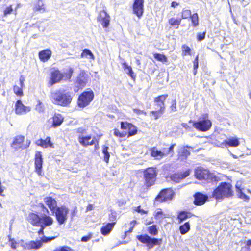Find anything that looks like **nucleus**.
<instances>
[{"instance_id":"59","label":"nucleus","mask_w":251,"mask_h":251,"mask_svg":"<svg viewBox=\"0 0 251 251\" xmlns=\"http://www.w3.org/2000/svg\"><path fill=\"white\" fill-rule=\"evenodd\" d=\"M133 112L138 115H141V114H146V112H145L143 110L138 109H133Z\"/></svg>"},{"instance_id":"4","label":"nucleus","mask_w":251,"mask_h":251,"mask_svg":"<svg viewBox=\"0 0 251 251\" xmlns=\"http://www.w3.org/2000/svg\"><path fill=\"white\" fill-rule=\"evenodd\" d=\"M233 195L234 191L232 185L226 182H221L212 193V197L216 200L232 197Z\"/></svg>"},{"instance_id":"44","label":"nucleus","mask_w":251,"mask_h":251,"mask_svg":"<svg viewBox=\"0 0 251 251\" xmlns=\"http://www.w3.org/2000/svg\"><path fill=\"white\" fill-rule=\"evenodd\" d=\"M165 111L161 109L158 110H153L150 112V114L154 120L158 119L164 113Z\"/></svg>"},{"instance_id":"5","label":"nucleus","mask_w":251,"mask_h":251,"mask_svg":"<svg viewBox=\"0 0 251 251\" xmlns=\"http://www.w3.org/2000/svg\"><path fill=\"white\" fill-rule=\"evenodd\" d=\"M143 178L144 179V184L142 186L144 190L148 191L151 187L155 185L157 171L156 168L154 167H149L142 171Z\"/></svg>"},{"instance_id":"35","label":"nucleus","mask_w":251,"mask_h":251,"mask_svg":"<svg viewBox=\"0 0 251 251\" xmlns=\"http://www.w3.org/2000/svg\"><path fill=\"white\" fill-rule=\"evenodd\" d=\"M223 144L226 147L228 146L236 147L239 145L240 142L237 138L233 137L225 140Z\"/></svg>"},{"instance_id":"60","label":"nucleus","mask_w":251,"mask_h":251,"mask_svg":"<svg viewBox=\"0 0 251 251\" xmlns=\"http://www.w3.org/2000/svg\"><path fill=\"white\" fill-rule=\"evenodd\" d=\"M163 215V212L162 211V210L161 209H160L158 211H157L155 213V214L154 215V216L156 218V217H162Z\"/></svg>"},{"instance_id":"53","label":"nucleus","mask_w":251,"mask_h":251,"mask_svg":"<svg viewBox=\"0 0 251 251\" xmlns=\"http://www.w3.org/2000/svg\"><path fill=\"white\" fill-rule=\"evenodd\" d=\"M206 32L204 31L202 33H198L197 35V39L198 41H201L204 39L205 37Z\"/></svg>"},{"instance_id":"21","label":"nucleus","mask_w":251,"mask_h":251,"mask_svg":"<svg viewBox=\"0 0 251 251\" xmlns=\"http://www.w3.org/2000/svg\"><path fill=\"white\" fill-rule=\"evenodd\" d=\"M209 171L201 167H198L195 170V177L200 180L207 179L208 178Z\"/></svg>"},{"instance_id":"61","label":"nucleus","mask_w":251,"mask_h":251,"mask_svg":"<svg viewBox=\"0 0 251 251\" xmlns=\"http://www.w3.org/2000/svg\"><path fill=\"white\" fill-rule=\"evenodd\" d=\"M136 211L138 212V213H140L141 214H146L147 212L145 211L144 210L141 209V206H138L137 207Z\"/></svg>"},{"instance_id":"17","label":"nucleus","mask_w":251,"mask_h":251,"mask_svg":"<svg viewBox=\"0 0 251 251\" xmlns=\"http://www.w3.org/2000/svg\"><path fill=\"white\" fill-rule=\"evenodd\" d=\"M193 197V204L196 206H202L208 201V196L200 192L195 193Z\"/></svg>"},{"instance_id":"25","label":"nucleus","mask_w":251,"mask_h":251,"mask_svg":"<svg viewBox=\"0 0 251 251\" xmlns=\"http://www.w3.org/2000/svg\"><path fill=\"white\" fill-rule=\"evenodd\" d=\"M150 155L151 157H154L156 159H161L166 156L165 153V148L162 151L158 150L156 147H152L150 148Z\"/></svg>"},{"instance_id":"51","label":"nucleus","mask_w":251,"mask_h":251,"mask_svg":"<svg viewBox=\"0 0 251 251\" xmlns=\"http://www.w3.org/2000/svg\"><path fill=\"white\" fill-rule=\"evenodd\" d=\"M176 146V144L174 143L172 144L169 147V148L166 150L165 148V153L166 155H167L170 153H174V148Z\"/></svg>"},{"instance_id":"11","label":"nucleus","mask_w":251,"mask_h":251,"mask_svg":"<svg viewBox=\"0 0 251 251\" xmlns=\"http://www.w3.org/2000/svg\"><path fill=\"white\" fill-rule=\"evenodd\" d=\"M54 213L56 220L59 225L64 224L68 219L69 209L64 205L57 207L55 210Z\"/></svg>"},{"instance_id":"19","label":"nucleus","mask_w":251,"mask_h":251,"mask_svg":"<svg viewBox=\"0 0 251 251\" xmlns=\"http://www.w3.org/2000/svg\"><path fill=\"white\" fill-rule=\"evenodd\" d=\"M168 96V95L167 94H165L154 98L153 101L157 108L165 111V101Z\"/></svg>"},{"instance_id":"15","label":"nucleus","mask_w":251,"mask_h":251,"mask_svg":"<svg viewBox=\"0 0 251 251\" xmlns=\"http://www.w3.org/2000/svg\"><path fill=\"white\" fill-rule=\"evenodd\" d=\"M144 0H134L132 4L133 13L140 19L144 12Z\"/></svg>"},{"instance_id":"8","label":"nucleus","mask_w":251,"mask_h":251,"mask_svg":"<svg viewBox=\"0 0 251 251\" xmlns=\"http://www.w3.org/2000/svg\"><path fill=\"white\" fill-rule=\"evenodd\" d=\"M175 196V192L172 188L161 189L154 199V202L161 203L171 201Z\"/></svg>"},{"instance_id":"48","label":"nucleus","mask_w":251,"mask_h":251,"mask_svg":"<svg viewBox=\"0 0 251 251\" xmlns=\"http://www.w3.org/2000/svg\"><path fill=\"white\" fill-rule=\"evenodd\" d=\"M191 15V11L190 10L183 9L181 11V17L180 18H181V20L188 19V18H190Z\"/></svg>"},{"instance_id":"20","label":"nucleus","mask_w":251,"mask_h":251,"mask_svg":"<svg viewBox=\"0 0 251 251\" xmlns=\"http://www.w3.org/2000/svg\"><path fill=\"white\" fill-rule=\"evenodd\" d=\"M87 75L84 71L80 72L75 82L76 87L78 89H82L86 86L87 82Z\"/></svg>"},{"instance_id":"2","label":"nucleus","mask_w":251,"mask_h":251,"mask_svg":"<svg viewBox=\"0 0 251 251\" xmlns=\"http://www.w3.org/2000/svg\"><path fill=\"white\" fill-rule=\"evenodd\" d=\"M50 99L55 105L69 107L72 101L73 97L70 92L64 90L58 89L50 93Z\"/></svg>"},{"instance_id":"43","label":"nucleus","mask_w":251,"mask_h":251,"mask_svg":"<svg viewBox=\"0 0 251 251\" xmlns=\"http://www.w3.org/2000/svg\"><path fill=\"white\" fill-rule=\"evenodd\" d=\"M169 113H173L177 111V101L176 99L172 100L168 109Z\"/></svg>"},{"instance_id":"56","label":"nucleus","mask_w":251,"mask_h":251,"mask_svg":"<svg viewBox=\"0 0 251 251\" xmlns=\"http://www.w3.org/2000/svg\"><path fill=\"white\" fill-rule=\"evenodd\" d=\"M93 142L94 143H93V145H94L95 150L96 151V150H99L100 148L99 139H96L95 137H94L93 138Z\"/></svg>"},{"instance_id":"36","label":"nucleus","mask_w":251,"mask_h":251,"mask_svg":"<svg viewBox=\"0 0 251 251\" xmlns=\"http://www.w3.org/2000/svg\"><path fill=\"white\" fill-rule=\"evenodd\" d=\"M33 11L35 12H45L46 11L45 4L43 0H37L33 8Z\"/></svg>"},{"instance_id":"54","label":"nucleus","mask_w":251,"mask_h":251,"mask_svg":"<svg viewBox=\"0 0 251 251\" xmlns=\"http://www.w3.org/2000/svg\"><path fill=\"white\" fill-rule=\"evenodd\" d=\"M108 219L111 222H115V225H116L117 223V217L114 213H111V214H109Z\"/></svg>"},{"instance_id":"13","label":"nucleus","mask_w":251,"mask_h":251,"mask_svg":"<svg viewBox=\"0 0 251 251\" xmlns=\"http://www.w3.org/2000/svg\"><path fill=\"white\" fill-rule=\"evenodd\" d=\"M191 172V170L187 169L182 172H176L170 174L167 178H169L170 180L176 183H179L182 179H185L188 176Z\"/></svg>"},{"instance_id":"10","label":"nucleus","mask_w":251,"mask_h":251,"mask_svg":"<svg viewBox=\"0 0 251 251\" xmlns=\"http://www.w3.org/2000/svg\"><path fill=\"white\" fill-rule=\"evenodd\" d=\"M136 238L142 243L146 244L149 249L154 246L160 245L162 242L161 238H151L147 234L137 235Z\"/></svg>"},{"instance_id":"29","label":"nucleus","mask_w":251,"mask_h":251,"mask_svg":"<svg viewBox=\"0 0 251 251\" xmlns=\"http://www.w3.org/2000/svg\"><path fill=\"white\" fill-rule=\"evenodd\" d=\"M115 226V222L107 223L100 229L101 234L103 236L108 235Z\"/></svg>"},{"instance_id":"30","label":"nucleus","mask_w":251,"mask_h":251,"mask_svg":"<svg viewBox=\"0 0 251 251\" xmlns=\"http://www.w3.org/2000/svg\"><path fill=\"white\" fill-rule=\"evenodd\" d=\"M51 51L49 49H45L39 52L40 60L44 62H47L51 56Z\"/></svg>"},{"instance_id":"42","label":"nucleus","mask_w":251,"mask_h":251,"mask_svg":"<svg viewBox=\"0 0 251 251\" xmlns=\"http://www.w3.org/2000/svg\"><path fill=\"white\" fill-rule=\"evenodd\" d=\"M153 57L156 60L162 63H166L168 61L167 57L163 54L155 53L153 54Z\"/></svg>"},{"instance_id":"58","label":"nucleus","mask_w":251,"mask_h":251,"mask_svg":"<svg viewBox=\"0 0 251 251\" xmlns=\"http://www.w3.org/2000/svg\"><path fill=\"white\" fill-rule=\"evenodd\" d=\"M92 237V234L89 233L88 235L86 236H83L81 238V240L83 242H87Z\"/></svg>"},{"instance_id":"18","label":"nucleus","mask_w":251,"mask_h":251,"mask_svg":"<svg viewBox=\"0 0 251 251\" xmlns=\"http://www.w3.org/2000/svg\"><path fill=\"white\" fill-rule=\"evenodd\" d=\"M31 107L24 105L20 100L16 101L15 104V112L17 115L25 114L31 111Z\"/></svg>"},{"instance_id":"34","label":"nucleus","mask_w":251,"mask_h":251,"mask_svg":"<svg viewBox=\"0 0 251 251\" xmlns=\"http://www.w3.org/2000/svg\"><path fill=\"white\" fill-rule=\"evenodd\" d=\"M194 215L191 213L185 211H179L177 215V219L179 223H181L188 218L193 217Z\"/></svg>"},{"instance_id":"33","label":"nucleus","mask_w":251,"mask_h":251,"mask_svg":"<svg viewBox=\"0 0 251 251\" xmlns=\"http://www.w3.org/2000/svg\"><path fill=\"white\" fill-rule=\"evenodd\" d=\"M188 146L183 147L180 151L178 152V158L181 160H186L190 155V151Z\"/></svg>"},{"instance_id":"31","label":"nucleus","mask_w":251,"mask_h":251,"mask_svg":"<svg viewBox=\"0 0 251 251\" xmlns=\"http://www.w3.org/2000/svg\"><path fill=\"white\" fill-rule=\"evenodd\" d=\"M123 69L126 71L127 70V75L131 78V79L135 81L136 79V75L134 74V72L131 67V66L128 65L126 62H123L122 63Z\"/></svg>"},{"instance_id":"62","label":"nucleus","mask_w":251,"mask_h":251,"mask_svg":"<svg viewBox=\"0 0 251 251\" xmlns=\"http://www.w3.org/2000/svg\"><path fill=\"white\" fill-rule=\"evenodd\" d=\"M181 125L183 128H184L186 130H189L191 128V127L187 123H181Z\"/></svg>"},{"instance_id":"24","label":"nucleus","mask_w":251,"mask_h":251,"mask_svg":"<svg viewBox=\"0 0 251 251\" xmlns=\"http://www.w3.org/2000/svg\"><path fill=\"white\" fill-rule=\"evenodd\" d=\"M44 202L51 212H54L57 206V201L55 199L50 196L46 197L44 199Z\"/></svg>"},{"instance_id":"45","label":"nucleus","mask_w":251,"mask_h":251,"mask_svg":"<svg viewBox=\"0 0 251 251\" xmlns=\"http://www.w3.org/2000/svg\"><path fill=\"white\" fill-rule=\"evenodd\" d=\"M182 48V56H186V55H191V48L187 45L184 44L181 46Z\"/></svg>"},{"instance_id":"47","label":"nucleus","mask_w":251,"mask_h":251,"mask_svg":"<svg viewBox=\"0 0 251 251\" xmlns=\"http://www.w3.org/2000/svg\"><path fill=\"white\" fill-rule=\"evenodd\" d=\"M194 27H196L199 25V17L197 13L193 14L190 17Z\"/></svg>"},{"instance_id":"22","label":"nucleus","mask_w":251,"mask_h":251,"mask_svg":"<svg viewBox=\"0 0 251 251\" xmlns=\"http://www.w3.org/2000/svg\"><path fill=\"white\" fill-rule=\"evenodd\" d=\"M25 78L24 75H21L19 77L20 86L16 85L13 86V89L14 94L18 97H21L24 96L23 91V88L25 87L24 82Z\"/></svg>"},{"instance_id":"39","label":"nucleus","mask_w":251,"mask_h":251,"mask_svg":"<svg viewBox=\"0 0 251 251\" xmlns=\"http://www.w3.org/2000/svg\"><path fill=\"white\" fill-rule=\"evenodd\" d=\"M179 231L181 234L184 235L190 230V225L189 222H185L179 226Z\"/></svg>"},{"instance_id":"49","label":"nucleus","mask_w":251,"mask_h":251,"mask_svg":"<svg viewBox=\"0 0 251 251\" xmlns=\"http://www.w3.org/2000/svg\"><path fill=\"white\" fill-rule=\"evenodd\" d=\"M53 251H74L70 247L63 246L56 248Z\"/></svg>"},{"instance_id":"27","label":"nucleus","mask_w":251,"mask_h":251,"mask_svg":"<svg viewBox=\"0 0 251 251\" xmlns=\"http://www.w3.org/2000/svg\"><path fill=\"white\" fill-rule=\"evenodd\" d=\"M35 144L43 148H53V144L51 142L50 137H47L45 139L40 138L36 141Z\"/></svg>"},{"instance_id":"26","label":"nucleus","mask_w":251,"mask_h":251,"mask_svg":"<svg viewBox=\"0 0 251 251\" xmlns=\"http://www.w3.org/2000/svg\"><path fill=\"white\" fill-rule=\"evenodd\" d=\"M51 126L56 127L60 126L64 121V117L60 113H55L52 117Z\"/></svg>"},{"instance_id":"64","label":"nucleus","mask_w":251,"mask_h":251,"mask_svg":"<svg viewBox=\"0 0 251 251\" xmlns=\"http://www.w3.org/2000/svg\"><path fill=\"white\" fill-rule=\"evenodd\" d=\"M179 3L176 1H173L171 4V6L173 8H176V6H178Z\"/></svg>"},{"instance_id":"46","label":"nucleus","mask_w":251,"mask_h":251,"mask_svg":"<svg viewBox=\"0 0 251 251\" xmlns=\"http://www.w3.org/2000/svg\"><path fill=\"white\" fill-rule=\"evenodd\" d=\"M147 231L151 235H156L158 234V229L156 225H153L147 228Z\"/></svg>"},{"instance_id":"28","label":"nucleus","mask_w":251,"mask_h":251,"mask_svg":"<svg viewBox=\"0 0 251 251\" xmlns=\"http://www.w3.org/2000/svg\"><path fill=\"white\" fill-rule=\"evenodd\" d=\"M92 136L90 135L84 136H79L78 140L79 143L84 147H87L93 145V139H92Z\"/></svg>"},{"instance_id":"38","label":"nucleus","mask_w":251,"mask_h":251,"mask_svg":"<svg viewBox=\"0 0 251 251\" xmlns=\"http://www.w3.org/2000/svg\"><path fill=\"white\" fill-rule=\"evenodd\" d=\"M236 192L238 193V197L240 199H243L246 201H248L250 198L248 196L243 192L242 188L237 185H236Z\"/></svg>"},{"instance_id":"40","label":"nucleus","mask_w":251,"mask_h":251,"mask_svg":"<svg viewBox=\"0 0 251 251\" xmlns=\"http://www.w3.org/2000/svg\"><path fill=\"white\" fill-rule=\"evenodd\" d=\"M81 58H88L89 59H94L95 57L92 51L87 49H85L83 50L81 54Z\"/></svg>"},{"instance_id":"52","label":"nucleus","mask_w":251,"mask_h":251,"mask_svg":"<svg viewBox=\"0 0 251 251\" xmlns=\"http://www.w3.org/2000/svg\"><path fill=\"white\" fill-rule=\"evenodd\" d=\"M13 11V5H10L7 6L3 11V15L4 16H6L8 14H10L12 13Z\"/></svg>"},{"instance_id":"3","label":"nucleus","mask_w":251,"mask_h":251,"mask_svg":"<svg viewBox=\"0 0 251 251\" xmlns=\"http://www.w3.org/2000/svg\"><path fill=\"white\" fill-rule=\"evenodd\" d=\"M120 128L123 130L120 131L118 128L113 129V134L115 136L118 138L125 137H130L136 135L138 133L137 127L131 123L127 121H121L120 122Z\"/></svg>"},{"instance_id":"23","label":"nucleus","mask_w":251,"mask_h":251,"mask_svg":"<svg viewBox=\"0 0 251 251\" xmlns=\"http://www.w3.org/2000/svg\"><path fill=\"white\" fill-rule=\"evenodd\" d=\"M42 246V242L40 240L38 241H30L27 243H25L24 244H21V247L24 250H32V249H38Z\"/></svg>"},{"instance_id":"1","label":"nucleus","mask_w":251,"mask_h":251,"mask_svg":"<svg viewBox=\"0 0 251 251\" xmlns=\"http://www.w3.org/2000/svg\"><path fill=\"white\" fill-rule=\"evenodd\" d=\"M40 207L46 212L47 214L39 215L37 212H30L27 220L32 226L40 227L38 234L42 235L44 233V229L51 226L54 223V220L49 215V211L43 203L40 204Z\"/></svg>"},{"instance_id":"7","label":"nucleus","mask_w":251,"mask_h":251,"mask_svg":"<svg viewBox=\"0 0 251 251\" xmlns=\"http://www.w3.org/2000/svg\"><path fill=\"white\" fill-rule=\"evenodd\" d=\"M189 123H193V127L198 131L201 132L208 131L211 128L212 125V122L209 119L207 114H203L197 121L190 120Z\"/></svg>"},{"instance_id":"14","label":"nucleus","mask_w":251,"mask_h":251,"mask_svg":"<svg viewBox=\"0 0 251 251\" xmlns=\"http://www.w3.org/2000/svg\"><path fill=\"white\" fill-rule=\"evenodd\" d=\"M43 158L42 157V152L40 151H37L35 152L34 157V166H35V172L39 176H43Z\"/></svg>"},{"instance_id":"6","label":"nucleus","mask_w":251,"mask_h":251,"mask_svg":"<svg viewBox=\"0 0 251 251\" xmlns=\"http://www.w3.org/2000/svg\"><path fill=\"white\" fill-rule=\"evenodd\" d=\"M74 70L70 67L66 72L61 73L57 69H53L50 73V80L48 84L51 86L53 85L60 82L62 80H70L72 76Z\"/></svg>"},{"instance_id":"55","label":"nucleus","mask_w":251,"mask_h":251,"mask_svg":"<svg viewBox=\"0 0 251 251\" xmlns=\"http://www.w3.org/2000/svg\"><path fill=\"white\" fill-rule=\"evenodd\" d=\"M55 237H54V236L48 237L44 236L41 238V241L42 242V243H47L48 242H49V241L55 239Z\"/></svg>"},{"instance_id":"41","label":"nucleus","mask_w":251,"mask_h":251,"mask_svg":"<svg viewBox=\"0 0 251 251\" xmlns=\"http://www.w3.org/2000/svg\"><path fill=\"white\" fill-rule=\"evenodd\" d=\"M102 148V151L104 154L103 160L106 163H108L110 158V153L108 151L109 148L106 145H103Z\"/></svg>"},{"instance_id":"57","label":"nucleus","mask_w":251,"mask_h":251,"mask_svg":"<svg viewBox=\"0 0 251 251\" xmlns=\"http://www.w3.org/2000/svg\"><path fill=\"white\" fill-rule=\"evenodd\" d=\"M194 69H198L199 66V55H197L193 61Z\"/></svg>"},{"instance_id":"9","label":"nucleus","mask_w":251,"mask_h":251,"mask_svg":"<svg viewBox=\"0 0 251 251\" xmlns=\"http://www.w3.org/2000/svg\"><path fill=\"white\" fill-rule=\"evenodd\" d=\"M94 93L92 90L83 91L78 97L77 106L80 108L88 106L94 100Z\"/></svg>"},{"instance_id":"12","label":"nucleus","mask_w":251,"mask_h":251,"mask_svg":"<svg viewBox=\"0 0 251 251\" xmlns=\"http://www.w3.org/2000/svg\"><path fill=\"white\" fill-rule=\"evenodd\" d=\"M25 136L23 135L16 136L10 144L11 147L16 151L27 148L29 146L30 142H29L28 144H25Z\"/></svg>"},{"instance_id":"50","label":"nucleus","mask_w":251,"mask_h":251,"mask_svg":"<svg viewBox=\"0 0 251 251\" xmlns=\"http://www.w3.org/2000/svg\"><path fill=\"white\" fill-rule=\"evenodd\" d=\"M35 109L39 113H43L45 111V107L44 104L40 100L38 101V103L36 106Z\"/></svg>"},{"instance_id":"16","label":"nucleus","mask_w":251,"mask_h":251,"mask_svg":"<svg viewBox=\"0 0 251 251\" xmlns=\"http://www.w3.org/2000/svg\"><path fill=\"white\" fill-rule=\"evenodd\" d=\"M97 20L101 24L103 28H106L109 26L110 16L105 10H102L99 12Z\"/></svg>"},{"instance_id":"63","label":"nucleus","mask_w":251,"mask_h":251,"mask_svg":"<svg viewBox=\"0 0 251 251\" xmlns=\"http://www.w3.org/2000/svg\"><path fill=\"white\" fill-rule=\"evenodd\" d=\"M76 132L80 134H83L86 132V129L82 128H78L77 129Z\"/></svg>"},{"instance_id":"32","label":"nucleus","mask_w":251,"mask_h":251,"mask_svg":"<svg viewBox=\"0 0 251 251\" xmlns=\"http://www.w3.org/2000/svg\"><path fill=\"white\" fill-rule=\"evenodd\" d=\"M25 244V243L23 240H21L20 242H18L17 241L15 238H11L10 235L8 236V245L11 249L16 250L20 246L21 247V244Z\"/></svg>"},{"instance_id":"37","label":"nucleus","mask_w":251,"mask_h":251,"mask_svg":"<svg viewBox=\"0 0 251 251\" xmlns=\"http://www.w3.org/2000/svg\"><path fill=\"white\" fill-rule=\"evenodd\" d=\"M181 18L180 17H171L168 19V22L171 26L176 27V28H178L181 25Z\"/></svg>"}]
</instances>
